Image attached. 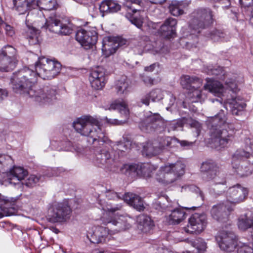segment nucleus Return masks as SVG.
<instances>
[{"mask_svg":"<svg viewBox=\"0 0 253 253\" xmlns=\"http://www.w3.org/2000/svg\"><path fill=\"white\" fill-rule=\"evenodd\" d=\"M231 111L233 115H238L239 113L245 108V103L242 100L236 98L232 99L228 103Z\"/></svg>","mask_w":253,"mask_h":253,"instance_id":"ea45409f","label":"nucleus"},{"mask_svg":"<svg viewBox=\"0 0 253 253\" xmlns=\"http://www.w3.org/2000/svg\"><path fill=\"white\" fill-rule=\"evenodd\" d=\"M63 145H64L63 149L65 151H75L78 153H81L83 151L82 148L78 146H73L72 142L70 141L63 142Z\"/></svg>","mask_w":253,"mask_h":253,"instance_id":"6e6d98bb","label":"nucleus"},{"mask_svg":"<svg viewBox=\"0 0 253 253\" xmlns=\"http://www.w3.org/2000/svg\"><path fill=\"white\" fill-rule=\"evenodd\" d=\"M180 84L184 88H188L195 85V84L202 85V80L196 77H190L188 75H184L181 78Z\"/></svg>","mask_w":253,"mask_h":253,"instance_id":"a19ab883","label":"nucleus"},{"mask_svg":"<svg viewBox=\"0 0 253 253\" xmlns=\"http://www.w3.org/2000/svg\"><path fill=\"white\" fill-rule=\"evenodd\" d=\"M238 225L239 228L245 231L253 226V212L248 211L241 215L238 219Z\"/></svg>","mask_w":253,"mask_h":253,"instance_id":"c756f323","label":"nucleus"},{"mask_svg":"<svg viewBox=\"0 0 253 253\" xmlns=\"http://www.w3.org/2000/svg\"><path fill=\"white\" fill-rule=\"evenodd\" d=\"M168 204L166 205L165 204H162L161 201H156L153 204V207L157 210L163 211L165 210H168L171 205L169 203L168 197L166 198Z\"/></svg>","mask_w":253,"mask_h":253,"instance_id":"4d7b16f0","label":"nucleus"},{"mask_svg":"<svg viewBox=\"0 0 253 253\" xmlns=\"http://www.w3.org/2000/svg\"><path fill=\"white\" fill-rule=\"evenodd\" d=\"M28 171L23 167L14 166L7 172V177L10 183H18L28 176Z\"/></svg>","mask_w":253,"mask_h":253,"instance_id":"412c9836","label":"nucleus"},{"mask_svg":"<svg viewBox=\"0 0 253 253\" xmlns=\"http://www.w3.org/2000/svg\"><path fill=\"white\" fill-rule=\"evenodd\" d=\"M234 210L231 204L228 202L214 205L211 211V216L213 219L220 222H225L228 219L230 213Z\"/></svg>","mask_w":253,"mask_h":253,"instance_id":"9b49d317","label":"nucleus"},{"mask_svg":"<svg viewBox=\"0 0 253 253\" xmlns=\"http://www.w3.org/2000/svg\"><path fill=\"white\" fill-rule=\"evenodd\" d=\"M109 109L118 110L124 120L108 119L106 118L107 122L116 125H121L126 123L129 118V110L127 105L125 101L116 100L111 104Z\"/></svg>","mask_w":253,"mask_h":253,"instance_id":"2eb2a0df","label":"nucleus"},{"mask_svg":"<svg viewBox=\"0 0 253 253\" xmlns=\"http://www.w3.org/2000/svg\"><path fill=\"white\" fill-rule=\"evenodd\" d=\"M34 68L35 71L32 69L25 68L14 75L12 79L14 91L34 97L36 101L42 103H50L55 100V89L46 86L42 88L33 90L32 87L37 82L38 76L43 80H50L57 76L60 72L61 64L55 60L41 57L36 62Z\"/></svg>","mask_w":253,"mask_h":253,"instance_id":"f257e3e1","label":"nucleus"},{"mask_svg":"<svg viewBox=\"0 0 253 253\" xmlns=\"http://www.w3.org/2000/svg\"><path fill=\"white\" fill-rule=\"evenodd\" d=\"M121 9V5L114 0H104L99 5V10L102 16L105 14L114 13Z\"/></svg>","mask_w":253,"mask_h":253,"instance_id":"bb28decb","label":"nucleus"},{"mask_svg":"<svg viewBox=\"0 0 253 253\" xmlns=\"http://www.w3.org/2000/svg\"><path fill=\"white\" fill-rule=\"evenodd\" d=\"M140 171L141 173L140 176L150 177L153 171L156 169V168L149 163H143L139 164Z\"/></svg>","mask_w":253,"mask_h":253,"instance_id":"49530a36","label":"nucleus"},{"mask_svg":"<svg viewBox=\"0 0 253 253\" xmlns=\"http://www.w3.org/2000/svg\"><path fill=\"white\" fill-rule=\"evenodd\" d=\"M43 179V176L41 175L31 174L27 179L24 178L22 184L28 187H33L39 182L42 181Z\"/></svg>","mask_w":253,"mask_h":253,"instance_id":"a18cd8bd","label":"nucleus"},{"mask_svg":"<svg viewBox=\"0 0 253 253\" xmlns=\"http://www.w3.org/2000/svg\"><path fill=\"white\" fill-rule=\"evenodd\" d=\"M8 200L0 194V218L10 216L14 213V209L8 207Z\"/></svg>","mask_w":253,"mask_h":253,"instance_id":"4c0bfd02","label":"nucleus"},{"mask_svg":"<svg viewBox=\"0 0 253 253\" xmlns=\"http://www.w3.org/2000/svg\"><path fill=\"white\" fill-rule=\"evenodd\" d=\"M131 84L130 80L127 77H121L116 84L118 92L122 94L127 93L130 89Z\"/></svg>","mask_w":253,"mask_h":253,"instance_id":"72a5a7b5","label":"nucleus"},{"mask_svg":"<svg viewBox=\"0 0 253 253\" xmlns=\"http://www.w3.org/2000/svg\"><path fill=\"white\" fill-rule=\"evenodd\" d=\"M177 20L172 17L165 20L160 28V32L166 38L170 39L176 34Z\"/></svg>","mask_w":253,"mask_h":253,"instance_id":"aec40b11","label":"nucleus"},{"mask_svg":"<svg viewBox=\"0 0 253 253\" xmlns=\"http://www.w3.org/2000/svg\"><path fill=\"white\" fill-rule=\"evenodd\" d=\"M100 122L97 118L86 115L78 118L73 123L75 130L83 136L88 137V141L95 150L93 161L100 168H109L114 163V159L104 148L110 142L102 130Z\"/></svg>","mask_w":253,"mask_h":253,"instance_id":"f03ea898","label":"nucleus"},{"mask_svg":"<svg viewBox=\"0 0 253 253\" xmlns=\"http://www.w3.org/2000/svg\"><path fill=\"white\" fill-rule=\"evenodd\" d=\"M201 85L197 84L193 85V90L189 92L188 97L192 102H202L206 98V95L203 93L202 90L199 89Z\"/></svg>","mask_w":253,"mask_h":253,"instance_id":"e433bc0d","label":"nucleus"},{"mask_svg":"<svg viewBox=\"0 0 253 253\" xmlns=\"http://www.w3.org/2000/svg\"><path fill=\"white\" fill-rule=\"evenodd\" d=\"M173 206H170L168 211H171L168 218V222L171 224H177L183 220L186 217L185 212L183 208H171Z\"/></svg>","mask_w":253,"mask_h":253,"instance_id":"393cba45","label":"nucleus"},{"mask_svg":"<svg viewBox=\"0 0 253 253\" xmlns=\"http://www.w3.org/2000/svg\"><path fill=\"white\" fill-rule=\"evenodd\" d=\"M16 50L13 46L6 45L0 50V71L13 70L16 64Z\"/></svg>","mask_w":253,"mask_h":253,"instance_id":"0eeeda50","label":"nucleus"},{"mask_svg":"<svg viewBox=\"0 0 253 253\" xmlns=\"http://www.w3.org/2000/svg\"><path fill=\"white\" fill-rule=\"evenodd\" d=\"M245 142L246 151L239 149L235 152L232 157V167L237 166V163H240V161L244 158H250L252 155L251 153H253V139L246 138Z\"/></svg>","mask_w":253,"mask_h":253,"instance_id":"f3484780","label":"nucleus"},{"mask_svg":"<svg viewBox=\"0 0 253 253\" xmlns=\"http://www.w3.org/2000/svg\"><path fill=\"white\" fill-rule=\"evenodd\" d=\"M120 170L123 173L132 178L140 176L141 172L139 164H125L121 168Z\"/></svg>","mask_w":253,"mask_h":253,"instance_id":"473e14b6","label":"nucleus"},{"mask_svg":"<svg viewBox=\"0 0 253 253\" xmlns=\"http://www.w3.org/2000/svg\"><path fill=\"white\" fill-rule=\"evenodd\" d=\"M167 142L164 140V144L158 146L157 142H148L143 147V153L148 157H152L160 154L165 149Z\"/></svg>","mask_w":253,"mask_h":253,"instance_id":"c85d7f7f","label":"nucleus"},{"mask_svg":"<svg viewBox=\"0 0 253 253\" xmlns=\"http://www.w3.org/2000/svg\"><path fill=\"white\" fill-rule=\"evenodd\" d=\"M226 121V113L222 110L209 119L211 142L215 147H224L232 141L233 134L227 128L231 131L233 127Z\"/></svg>","mask_w":253,"mask_h":253,"instance_id":"7ed1b4c3","label":"nucleus"},{"mask_svg":"<svg viewBox=\"0 0 253 253\" xmlns=\"http://www.w3.org/2000/svg\"><path fill=\"white\" fill-rule=\"evenodd\" d=\"M216 240L220 249L227 252L234 251L237 246L236 236L232 232L222 231Z\"/></svg>","mask_w":253,"mask_h":253,"instance_id":"6e6552de","label":"nucleus"},{"mask_svg":"<svg viewBox=\"0 0 253 253\" xmlns=\"http://www.w3.org/2000/svg\"><path fill=\"white\" fill-rule=\"evenodd\" d=\"M138 228L143 233L150 232L154 227V223L151 218L145 214H140L137 218Z\"/></svg>","mask_w":253,"mask_h":253,"instance_id":"cd10ccee","label":"nucleus"},{"mask_svg":"<svg viewBox=\"0 0 253 253\" xmlns=\"http://www.w3.org/2000/svg\"><path fill=\"white\" fill-rule=\"evenodd\" d=\"M23 34L28 40L30 44L35 45L39 43V33L33 27L26 25L23 29Z\"/></svg>","mask_w":253,"mask_h":253,"instance_id":"7c9ffc66","label":"nucleus"},{"mask_svg":"<svg viewBox=\"0 0 253 253\" xmlns=\"http://www.w3.org/2000/svg\"><path fill=\"white\" fill-rule=\"evenodd\" d=\"M172 167L171 171L176 176L177 178L184 173L185 166L180 162H177L173 164L168 165Z\"/></svg>","mask_w":253,"mask_h":253,"instance_id":"8fccbe9b","label":"nucleus"},{"mask_svg":"<svg viewBox=\"0 0 253 253\" xmlns=\"http://www.w3.org/2000/svg\"><path fill=\"white\" fill-rule=\"evenodd\" d=\"M122 205L121 204H117L115 206H112L110 204L107 203L106 205L102 207V210L106 211V214H108L109 216L108 218L105 217V214H104L103 216L102 217V220L104 224H111L112 225L116 226L114 231L116 232H121L128 229L130 225L127 222L126 218L124 216H121L117 219L113 218L111 217V215L114 212L118 211L121 210Z\"/></svg>","mask_w":253,"mask_h":253,"instance_id":"39448f33","label":"nucleus"},{"mask_svg":"<svg viewBox=\"0 0 253 253\" xmlns=\"http://www.w3.org/2000/svg\"><path fill=\"white\" fill-rule=\"evenodd\" d=\"M248 194L247 189L238 184L230 187L226 192L227 201L234 208L236 204L243 202Z\"/></svg>","mask_w":253,"mask_h":253,"instance_id":"1a4fd4ad","label":"nucleus"},{"mask_svg":"<svg viewBox=\"0 0 253 253\" xmlns=\"http://www.w3.org/2000/svg\"><path fill=\"white\" fill-rule=\"evenodd\" d=\"M242 80L234 76L233 78H228L225 81L226 87L233 92H237L239 89L238 86Z\"/></svg>","mask_w":253,"mask_h":253,"instance_id":"37998d69","label":"nucleus"},{"mask_svg":"<svg viewBox=\"0 0 253 253\" xmlns=\"http://www.w3.org/2000/svg\"><path fill=\"white\" fill-rule=\"evenodd\" d=\"M191 3L190 0H173L169 6V11L174 16L182 15L184 13L183 9L188 7Z\"/></svg>","mask_w":253,"mask_h":253,"instance_id":"5701e85b","label":"nucleus"},{"mask_svg":"<svg viewBox=\"0 0 253 253\" xmlns=\"http://www.w3.org/2000/svg\"><path fill=\"white\" fill-rule=\"evenodd\" d=\"M89 81L91 86L94 89H101L106 83L105 72L103 68L98 67L90 73Z\"/></svg>","mask_w":253,"mask_h":253,"instance_id":"dca6fc26","label":"nucleus"},{"mask_svg":"<svg viewBox=\"0 0 253 253\" xmlns=\"http://www.w3.org/2000/svg\"><path fill=\"white\" fill-rule=\"evenodd\" d=\"M214 175H213L212 178H208L206 180L211 181L212 184H214L215 185H222V190L220 191L217 190V191L215 193L216 195H220L225 191V190L226 188V180L225 178L221 175L219 171H218V173H216V174ZM217 187H216V188L213 189V190L215 191V190H217Z\"/></svg>","mask_w":253,"mask_h":253,"instance_id":"f704fd0d","label":"nucleus"},{"mask_svg":"<svg viewBox=\"0 0 253 253\" xmlns=\"http://www.w3.org/2000/svg\"><path fill=\"white\" fill-rule=\"evenodd\" d=\"M190 125H191V127H194L196 128V132L197 134V135H198L201 131V124L199 122L194 120V121H192Z\"/></svg>","mask_w":253,"mask_h":253,"instance_id":"69168bd1","label":"nucleus"},{"mask_svg":"<svg viewBox=\"0 0 253 253\" xmlns=\"http://www.w3.org/2000/svg\"><path fill=\"white\" fill-rule=\"evenodd\" d=\"M72 210L67 201L55 203L50 209L49 221L52 223L66 221L70 218Z\"/></svg>","mask_w":253,"mask_h":253,"instance_id":"423d86ee","label":"nucleus"},{"mask_svg":"<svg viewBox=\"0 0 253 253\" xmlns=\"http://www.w3.org/2000/svg\"><path fill=\"white\" fill-rule=\"evenodd\" d=\"M237 253H253V247L243 244L238 247Z\"/></svg>","mask_w":253,"mask_h":253,"instance_id":"680f3d73","label":"nucleus"},{"mask_svg":"<svg viewBox=\"0 0 253 253\" xmlns=\"http://www.w3.org/2000/svg\"><path fill=\"white\" fill-rule=\"evenodd\" d=\"M76 40L87 49L95 44L97 40V33L95 30H79L76 34Z\"/></svg>","mask_w":253,"mask_h":253,"instance_id":"4468645a","label":"nucleus"},{"mask_svg":"<svg viewBox=\"0 0 253 253\" xmlns=\"http://www.w3.org/2000/svg\"><path fill=\"white\" fill-rule=\"evenodd\" d=\"M172 167L170 166L166 165L160 168L156 174V179L160 183H164L166 172L171 171Z\"/></svg>","mask_w":253,"mask_h":253,"instance_id":"de8ad7c7","label":"nucleus"},{"mask_svg":"<svg viewBox=\"0 0 253 253\" xmlns=\"http://www.w3.org/2000/svg\"><path fill=\"white\" fill-rule=\"evenodd\" d=\"M194 248L192 251H186L187 253H204L207 249V244L203 239L198 238L190 242Z\"/></svg>","mask_w":253,"mask_h":253,"instance_id":"58836bf2","label":"nucleus"},{"mask_svg":"<svg viewBox=\"0 0 253 253\" xmlns=\"http://www.w3.org/2000/svg\"><path fill=\"white\" fill-rule=\"evenodd\" d=\"M223 72L222 67L218 66L217 67L212 68L210 66L208 67L207 73L208 74L218 76L222 74Z\"/></svg>","mask_w":253,"mask_h":253,"instance_id":"052dcab7","label":"nucleus"},{"mask_svg":"<svg viewBox=\"0 0 253 253\" xmlns=\"http://www.w3.org/2000/svg\"><path fill=\"white\" fill-rule=\"evenodd\" d=\"M47 28L51 32L61 35H68L73 31L72 25L69 23L63 24L55 17H49L46 22Z\"/></svg>","mask_w":253,"mask_h":253,"instance_id":"ddd939ff","label":"nucleus"},{"mask_svg":"<svg viewBox=\"0 0 253 253\" xmlns=\"http://www.w3.org/2000/svg\"><path fill=\"white\" fill-rule=\"evenodd\" d=\"M113 149L114 150L118 151V152H125L127 151L128 148L127 145L122 141L117 142L112 145Z\"/></svg>","mask_w":253,"mask_h":253,"instance_id":"13d9d810","label":"nucleus"},{"mask_svg":"<svg viewBox=\"0 0 253 253\" xmlns=\"http://www.w3.org/2000/svg\"><path fill=\"white\" fill-rule=\"evenodd\" d=\"M200 169L205 176L203 178L206 180L208 178H211L214 174L218 172L219 169L217 164L211 160L203 162L201 166Z\"/></svg>","mask_w":253,"mask_h":253,"instance_id":"b1692460","label":"nucleus"},{"mask_svg":"<svg viewBox=\"0 0 253 253\" xmlns=\"http://www.w3.org/2000/svg\"><path fill=\"white\" fill-rule=\"evenodd\" d=\"M127 1L125 4L126 7L127 8V14H130L131 12H132L133 14L135 13L137 11L139 10L133 7L132 5V4H135L139 6L142 3V0H127Z\"/></svg>","mask_w":253,"mask_h":253,"instance_id":"603ef678","label":"nucleus"},{"mask_svg":"<svg viewBox=\"0 0 253 253\" xmlns=\"http://www.w3.org/2000/svg\"><path fill=\"white\" fill-rule=\"evenodd\" d=\"M241 5L244 7H249L253 5V0H239Z\"/></svg>","mask_w":253,"mask_h":253,"instance_id":"774afa93","label":"nucleus"},{"mask_svg":"<svg viewBox=\"0 0 253 253\" xmlns=\"http://www.w3.org/2000/svg\"><path fill=\"white\" fill-rule=\"evenodd\" d=\"M131 23L135 25L137 28H140L143 24V18L141 17H137L132 15L130 19Z\"/></svg>","mask_w":253,"mask_h":253,"instance_id":"e2e57ef3","label":"nucleus"},{"mask_svg":"<svg viewBox=\"0 0 253 253\" xmlns=\"http://www.w3.org/2000/svg\"><path fill=\"white\" fill-rule=\"evenodd\" d=\"M208 37L210 38L214 42L219 41H226L227 38L226 37V34L217 29H214L211 31L208 36Z\"/></svg>","mask_w":253,"mask_h":253,"instance_id":"09e8293b","label":"nucleus"},{"mask_svg":"<svg viewBox=\"0 0 253 253\" xmlns=\"http://www.w3.org/2000/svg\"><path fill=\"white\" fill-rule=\"evenodd\" d=\"M191 17L189 27L195 32L192 34L200 33L210 26L213 22L212 12L209 8H200L195 10L191 14Z\"/></svg>","mask_w":253,"mask_h":253,"instance_id":"20e7f679","label":"nucleus"},{"mask_svg":"<svg viewBox=\"0 0 253 253\" xmlns=\"http://www.w3.org/2000/svg\"><path fill=\"white\" fill-rule=\"evenodd\" d=\"M13 163V160L10 156L0 155V172H3L2 170L9 166H11Z\"/></svg>","mask_w":253,"mask_h":253,"instance_id":"3c124183","label":"nucleus"},{"mask_svg":"<svg viewBox=\"0 0 253 253\" xmlns=\"http://www.w3.org/2000/svg\"><path fill=\"white\" fill-rule=\"evenodd\" d=\"M149 41V38L146 36H141L133 42V46L132 49L134 54L136 55H142L144 49L147 42Z\"/></svg>","mask_w":253,"mask_h":253,"instance_id":"2f4dec72","label":"nucleus"},{"mask_svg":"<svg viewBox=\"0 0 253 253\" xmlns=\"http://www.w3.org/2000/svg\"><path fill=\"white\" fill-rule=\"evenodd\" d=\"M108 227L103 226L95 227L92 232H88L87 237L89 241L94 244L104 243L106 241L110 231L108 229Z\"/></svg>","mask_w":253,"mask_h":253,"instance_id":"a211bd4d","label":"nucleus"},{"mask_svg":"<svg viewBox=\"0 0 253 253\" xmlns=\"http://www.w3.org/2000/svg\"><path fill=\"white\" fill-rule=\"evenodd\" d=\"M151 94L149 92V93L144 95L141 98V102L143 104L147 106L149 105L150 100L151 99Z\"/></svg>","mask_w":253,"mask_h":253,"instance_id":"338daca9","label":"nucleus"},{"mask_svg":"<svg viewBox=\"0 0 253 253\" xmlns=\"http://www.w3.org/2000/svg\"><path fill=\"white\" fill-rule=\"evenodd\" d=\"M165 141H166V142H167V147L170 146L171 141H173V142L177 141L180 143V145L182 147H190L192 146L194 143L192 142H189L186 140L180 141L176 138H171L170 137H167L165 139Z\"/></svg>","mask_w":253,"mask_h":253,"instance_id":"5fc2aeb1","label":"nucleus"},{"mask_svg":"<svg viewBox=\"0 0 253 253\" xmlns=\"http://www.w3.org/2000/svg\"><path fill=\"white\" fill-rule=\"evenodd\" d=\"M37 2L38 6L47 10L55 9L59 6L56 0H38Z\"/></svg>","mask_w":253,"mask_h":253,"instance_id":"c03bdc74","label":"nucleus"},{"mask_svg":"<svg viewBox=\"0 0 253 253\" xmlns=\"http://www.w3.org/2000/svg\"><path fill=\"white\" fill-rule=\"evenodd\" d=\"M207 225V218L205 214L195 213L189 218L186 232L199 234L202 232Z\"/></svg>","mask_w":253,"mask_h":253,"instance_id":"f8f14e48","label":"nucleus"},{"mask_svg":"<svg viewBox=\"0 0 253 253\" xmlns=\"http://www.w3.org/2000/svg\"><path fill=\"white\" fill-rule=\"evenodd\" d=\"M204 88L215 95H218L223 91V85L217 81H207L204 85Z\"/></svg>","mask_w":253,"mask_h":253,"instance_id":"c9c22d12","label":"nucleus"},{"mask_svg":"<svg viewBox=\"0 0 253 253\" xmlns=\"http://www.w3.org/2000/svg\"><path fill=\"white\" fill-rule=\"evenodd\" d=\"M144 117V119L139 124V127L143 131L152 132L156 130L161 124H163L161 117L158 113L148 112L145 114Z\"/></svg>","mask_w":253,"mask_h":253,"instance_id":"9d476101","label":"nucleus"},{"mask_svg":"<svg viewBox=\"0 0 253 253\" xmlns=\"http://www.w3.org/2000/svg\"><path fill=\"white\" fill-rule=\"evenodd\" d=\"M105 196L109 200H117L122 199L120 195L112 190L106 191Z\"/></svg>","mask_w":253,"mask_h":253,"instance_id":"0e129e2a","label":"nucleus"},{"mask_svg":"<svg viewBox=\"0 0 253 253\" xmlns=\"http://www.w3.org/2000/svg\"><path fill=\"white\" fill-rule=\"evenodd\" d=\"M119 47L115 38L105 37L103 40L102 50L105 56L108 57L114 53Z\"/></svg>","mask_w":253,"mask_h":253,"instance_id":"a878e982","label":"nucleus"},{"mask_svg":"<svg viewBox=\"0 0 253 253\" xmlns=\"http://www.w3.org/2000/svg\"><path fill=\"white\" fill-rule=\"evenodd\" d=\"M240 163H237V166L232 167L237 174L240 177H246L251 175L253 171L252 168L249 166H240Z\"/></svg>","mask_w":253,"mask_h":253,"instance_id":"79ce46f5","label":"nucleus"},{"mask_svg":"<svg viewBox=\"0 0 253 253\" xmlns=\"http://www.w3.org/2000/svg\"><path fill=\"white\" fill-rule=\"evenodd\" d=\"M13 9L19 14H25L38 7L36 0H12Z\"/></svg>","mask_w":253,"mask_h":253,"instance_id":"6ab92c4d","label":"nucleus"},{"mask_svg":"<svg viewBox=\"0 0 253 253\" xmlns=\"http://www.w3.org/2000/svg\"><path fill=\"white\" fill-rule=\"evenodd\" d=\"M177 179L176 176L171 171L166 172L163 184L168 185L175 181Z\"/></svg>","mask_w":253,"mask_h":253,"instance_id":"bf43d9fd","label":"nucleus"},{"mask_svg":"<svg viewBox=\"0 0 253 253\" xmlns=\"http://www.w3.org/2000/svg\"><path fill=\"white\" fill-rule=\"evenodd\" d=\"M123 200L138 211H143L145 209L143 199L136 194L127 193L123 196Z\"/></svg>","mask_w":253,"mask_h":253,"instance_id":"4be33fe9","label":"nucleus"},{"mask_svg":"<svg viewBox=\"0 0 253 253\" xmlns=\"http://www.w3.org/2000/svg\"><path fill=\"white\" fill-rule=\"evenodd\" d=\"M151 99L152 101H158L163 98L164 93L161 89L156 88L150 92Z\"/></svg>","mask_w":253,"mask_h":253,"instance_id":"864d4df0","label":"nucleus"}]
</instances>
